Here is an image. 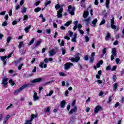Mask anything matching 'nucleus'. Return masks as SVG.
<instances>
[{
    "mask_svg": "<svg viewBox=\"0 0 124 124\" xmlns=\"http://www.w3.org/2000/svg\"><path fill=\"white\" fill-rule=\"evenodd\" d=\"M13 54V52H12L10 54H9L8 56H0V58L1 59V60L3 62V65H6L7 63V60L6 59H9V58H11L12 54Z\"/></svg>",
    "mask_w": 124,
    "mask_h": 124,
    "instance_id": "obj_1",
    "label": "nucleus"
},
{
    "mask_svg": "<svg viewBox=\"0 0 124 124\" xmlns=\"http://www.w3.org/2000/svg\"><path fill=\"white\" fill-rule=\"evenodd\" d=\"M71 62H78L80 61V53H78L75 58H71Z\"/></svg>",
    "mask_w": 124,
    "mask_h": 124,
    "instance_id": "obj_2",
    "label": "nucleus"
},
{
    "mask_svg": "<svg viewBox=\"0 0 124 124\" xmlns=\"http://www.w3.org/2000/svg\"><path fill=\"white\" fill-rule=\"evenodd\" d=\"M1 84L4 88H6V85L8 84V78L5 77L3 78Z\"/></svg>",
    "mask_w": 124,
    "mask_h": 124,
    "instance_id": "obj_3",
    "label": "nucleus"
},
{
    "mask_svg": "<svg viewBox=\"0 0 124 124\" xmlns=\"http://www.w3.org/2000/svg\"><path fill=\"white\" fill-rule=\"evenodd\" d=\"M68 11L70 14L72 15H74V11H75V7L71 6V5H69L68 6Z\"/></svg>",
    "mask_w": 124,
    "mask_h": 124,
    "instance_id": "obj_4",
    "label": "nucleus"
},
{
    "mask_svg": "<svg viewBox=\"0 0 124 124\" xmlns=\"http://www.w3.org/2000/svg\"><path fill=\"white\" fill-rule=\"evenodd\" d=\"M26 87H28L27 85H23L20 88H19L18 89L16 90L15 91V93L16 94H17V93H21V92H22V91H23V90H24V89H26Z\"/></svg>",
    "mask_w": 124,
    "mask_h": 124,
    "instance_id": "obj_5",
    "label": "nucleus"
},
{
    "mask_svg": "<svg viewBox=\"0 0 124 124\" xmlns=\"http://www.w3.org/2000/svg\"><path fill=\"white\" fill-rule=\"evenodd\" d=\"M73 65V63L71 62H67L64 64V69L65 70H67V69H69L70 67H72Z\"/></svg>",
    "mask_w": 124,
    "mask_h": 124,
    "instance_id": "obj_6",
    "label": "nucleus"
},
{
    "mask_svg": "<svg viewBox=\"0 0 124 124\" xmlns=\"http://www.w3.org/2000/svg\"><path fill=\"white\" fill-rule=\"evenodd\" d=\"M63 11V9L62 8H61L60 10L57 11V18H61L62 17V12Z\"/></svg>",
    "mask_w": 124,
    "mask_h": 124,
    "instance_id": "obj_7",
    "label": "nucleus"
},
{
    "mask_svg": "<svg viewBox=\"0 0 124 124\" xmlns=\"http://www.w3.org/2000/svg\"><path fill=\"white\" fill-rule=\"evenodd\" d=\"M102 110V107L99 105L97 106L94 109V113L97 114L99 111Z\"/></svg>",
    "mask_w": 124,
    "mask_h": 124,
    "instance_id": "obj_8",
    "label": "nucleus"
},
{
    "mask_svg": "<svg viewBox=\"0 0 124 124\" xmlns=\"http://www.w3.org/2000/svg\"><path fill=\"white\" fill-rule=\"evenodd\" d=\"M39 66L40 68H47V64L44 63V62H40L39 64Z\"/></svg>",
    "mask_w": 124,
    "mask_h": 124,
    "instance_id": "obj_9",
    "label": "nucleus"
},
{
    "mask_svg": "<svg viewBox=\"0 0 124 124\" xmlns=\"http://www.w3.org/2000/svg\"><path fill=\"white\" fill-rule=\"evenodd\" d=\"M56 50H55V49H52L49 51V56L50 57H53V56H54V55L56 54Z\"/></svg>",
    "mask_w": 124,
    "mask_h": 124,
    "instance_id": "obj_10",
    "label": "nucleus"
},
{
    "mask_svg": "<svg viewBox=\"0 0 124 124\" xmlns=\"http://www.w3.org/2000/svg\"><path fill=\"white\" fill-rule=\"evenodd\" d=\"M76 38H77V34L75 33L73 36L71 41H72L74 43H77V41L76 40Z\"/></svg>",
    "mask_w": 124,
    "mask_h": 124,
    "instance_id": "obj_11",
    "label": "nucleus"
},
{
    "mask_svg": "<svg viewBox=\"0 0 124 124\" xmlns=\"http://www.w3.org/2000/svg\"><path fill=\"white\" fill-rule=\"evenodd\" d=\"M38 98H39V97L37 96V93H36V92H34V95L33 96V101H36V100H37Z\"/></svg>",
    "mask_w": 124,
    "mask_h": 124,
    "instance_id": "obj_12",
    "label": "nucleus"
},
{
    "mask_svg": "<svg viewBox=\"0 0 124 124\" xmlns=\"http://www.w3.org/2000/svg\"><path fill=\"white\" fill-rule=\"evenodd\" d=\"M41 80H42V78H38L34 79L31 81V83H37L38 82H41Z\"/></svg>",
    "mask_w": 124,
    "mask_h": 124,
    "instance_id": "obj_13",
    "label": "nucleus"
},
{
    "mask_svg": "<svg viewBox=\"0 0 124 124\" xmlns=\"http://www.w3.org/2000/svg\"><path fill=\"white\" fill-rule=\"evenodd\" d=\"M10 118V115H7L5 116V118H4V121L3 122V124H6V122L9 120Z\"/></svg>",
    "mask_w": 124,
    "mask_h": 124,
    "instance_id": "obj_14",
    "label": "nucleus"
},
{
    "mask_svg": "<svg viewBox=\"0 0 124 124\" xmlns=\"http://www.w3.org/2000/svg\"><path fill=\"white\" fill-rule=\"evenodd\" d=\"M111 53L113 56H117V49L115 47L112 48Z\"/></svg>",
    "mask_w": 124,
    "mask_h": 124,
    "instance_id": "obj_15",
    "label": "nucleus"
},
{
    "mask_svg": "<svg viewBox=\"0 0 124 124\" xmlns=\"http://www.w3.org/2000/svg\"><path fill=\"white\" fill-rule=\"evenodd\" d=\"M31 25H29L28 27H26L25 29H24V31L26 32V33H28L29 32V31H30V29H31Z\"/></svg>",
    "mask_w": 124,
    "mask_h": 124,
    "instance_id": "obj_16",
    "label": "nucleus"
},
{
    "mask_svg": "<svg viewBox=\"0 0 124 124\" xmlns=\"http://www.w3.org/2000/svg\"><path fill=\"white\" fill-rule=\"evenodd\" d=\"M77 110V107H75L71 109V110L69 111V114L71 115L72 114V113H74Z\"/></svg>",
    "mask_w": 124,
    "mask_h": 124,
    "instance_id": "obj_17",
    "label": "nucleus"
},
{
    "mask_svg": "<svg viewBox=\"0 0 124 124\" xmlns=\"http://www.w3.org/2000/svg\"><path fill=\"white\" fill-rule=\"evenodd\" d=\"M78 24V21H76L74 22V25H75L73 28L74 31H76V30L77 29Z\"/></svg>",
    "mask_w": 124,
    "mask_h": 124,
    "instance_id": "obj_18",
    "label": "nucleus"
},
{
    "mask_svg": "<svg viewBox=\"0 0 124 124\" xmlns=\"http://www.w3.org/2000/svg\"><path fill=\"white\" fill-rule=\"evenodd\" d=\"M73 32L71 31H69L68 32H67L66 35H68L70 37H72V35H73Z\"/></svg>",
    "mask_w": 124,
    "mask_h": 124,
    "instance_id": "obj_19",
    "label": "nucleus"
},
{
    "mask_svg": "<svg viewBox=\"0 0 124 124\" xmlns=\"http://www.w3.org/2000/svg\"><path fill=\"white\" fill-rule=\"evenodd\" d=\"M118 85H119V84H118V83H115L113 85V91H114L115 92H116V91H117V89H118Z\"/></svg>",
    "mask_w": 124,
    "mask_h": 124,
    "instance_id": "obj_20",
    "label": "nucleus"
},
{
    "mask_svg": "<svg viewBox=\"0 0 124 124\" xmlns=\"http://www.w3.org/2000/svg\"><path fill=\"white\" fill-rule=\"evenodd\" d=\"M88 16H89V12L85 11L83 14V17L84 18V19H86V18H87V17H88Z\"/></svg>",
    "mask_w": 124,
    "mask_h": 124,
    "instance_id": "obj_21",
    "label": "nucleus"
},
{
    "mask_svg": "<svg viewBox=\"0 0 124 124\" xmlns=\"http://www.w3.org/2000/svg\"><path fill=\"white\" fill-rule=\"evenodd\" d=\"M65 101L63 100L61 101V108H64V107L65 106Z\"/></svg>",
    "mask_w": 124,
    "mask_h": 124,
    "instance_id": "obj_22",
    "label": "nucleus"
},
{
    "mask_svg": "<svg viewBox=\"0 0 124 124\" xmlns=\"http://www.w3.org/2000/svg\"><path fill=\"white\" fill-rule=\"evenodd\" d=\"M100 1L101 3H102L104 2V0H100ZM94 4L95 5H98V0H95Z\"/></svg>",
    "mask_w": 124,
    "mask_h": 124,
    "instance_id": "obj_23",
    "label": "nucleus"
},
{
    "mask_svg": "<svg viewBox=\"0 0 124 124\" xmlns=\"http://www.w3.org/2000/svg\"><path fill=\"white\" fill-rule=\"evenodd\" d=\"M96 23H97V19L95 18L92 22V24L93 25V27H95V25H96Z\"/></svg>",
    "mask_w": 124,
    "mask_h": 124,
    "instance_id": "obj_24",
    "label": "nucleus"
},
{
    "mask_svg": "<svg viewBox=\"0 0 124 124\" xmlns=\"http://www.w3.org/2000/svg\"><path fill=\"white\" fill-rule=\"evenodd\" d=\"M110 37L111 35L110 34V33L108 32V34L105 38V40H106L107 41L109 40V38H110Z\"/></svg>",
    "mask_w": 124,
    "mask_h": 124,
    "instance_id": "obj_25",
    "label": "nucleus"
},
{
    "mask_svg": "<svg viewBox=\"0 0 124 124\" xmlns=\"http://www.w3.org/2000/svg\"><path fill=\"white\" fill-rule=\"evenodd\" d=\"M41 44V41H37L36 42V44L35 45V47H38V46H39Z\"/></svg>",
    "mask_w": 124,
    "mask_h": 124,
    "instance_id": "obj_26",
    "label": "nucleus"
},
{
    "mask_svg": "<svg viewBox=\"0 0 124 124\" xmlns=\"http://www.w3.org/2000/svg\"><path fill=\"white\" fill-rule=\"evenodd\" d=\"M110 3V0H106V6L107 8H109V4Z\"/></svg>",
    "mask_w": 124,
    "mask_h": 124,
    "instance_id": "obj_27",
    "label": "nucleus"
},
{
    "mask_svg": "<svg viewBox=\"0 0 124 124\" xmlns=\"http://www.w3.org/2000/svg\"><path fill=\"white\" fill-rule=\"evenodd\" d=\"M107 52V50L106 49V48H104V49L102 50V56H101V58H102V57H103V56H104V55H105V54H106V52Z\"/></svg>",
    "mask_w": 124,
    "mask_h": 124,
    "instance_id": "obj_28",
    "label": "nucleus"
},
{
    "mask_svg": "<svg viewBox=\"0 0 124 124\" xmlns=\"http://www.w3.org/2000/svg\"><path fill=\"white\" fill-rule=\"evenodd\" d=\"M84 21L86 22V24H89L91 22V17H88V18H85Z\"/></svg>",
    "mask_w": 124,
    "mask_h": 124,
    "instance_id": "obj_29",
    "label": "nucleus"
},
{
    "mask_svg": "<svg viewBox=\"0 0 124 124\" xmlns=\"http://www.w3.org/2000/svg\"><path fill=\"white\" fill-rule=\"evenodd\" d=\"M54 81L53 80H50L48 82H45L43 86H47V85H49V84H51V83H53Z\"/></svg>",
    "mask_w": 124,
    "mask_h": 124,
    "instance_id": "obj_30",
    "label": "nucleus"
},
{
    "mask_svg": "<svg viewBox=\"0 0 124 124\" xmlns=\"http://www.w3.org/2000/svg\"><path fill=\"white\" fill-rule=\"evenodd\" d=\"M9 84H11L12 86H14L15 85V82L12 79H10L9 80Z\"/></svg>",
    "mask_w": 124,
    "mask_h": 124,
    "instance_id": "obj_31",
    "label": "nucleus"
},
{
    "mask_svg": "<svg viewBox=\"0 0 124 124\" xmlns=\"http://www.w3.org/2000/svg\"><path fill=\"white\" fill-rule=\"evenodd\" d=\"M40 10H41V8L37 7L34 9V12H36V13H37L39 12Z\"/></svg>",
    "mask_w": 124,
    "mask_h": 124,
    "instance_id": "obj_32",
    "label": "nucleus"
},
{
    "mask_svg": "<svg viewBox=\"0 0 124 124\" xmlns=\"http://www.w3.org/2000/svg\"><path fill=\"white\" fill-rule=\"evenodd\" d=\"M34 40H35V39L34 38H33L31 40L30 42L28 45H32V44H33V42H34Z\"/></svg>",
    "mask_w": 124,
    "mask_h": 124,
    "instance_id": "obj_33",
    "label": "nucleus"
},
{
    "mask_svg": "<svg viewBox=\"0 0 124 124\" xmlns=\"http://www.w3.org/2000/svg\"><path fill=\"white\" fill-rule=\"evenodd\" d=\"M106 21L105 19H103L101 21V22H100V23L99 24V26H102V25H104V24H105L106 23Z\"/></svg>",
    "mask_w": 124,
    "mask_h": 124,
    "instance_id": "obj_34",
    "label": "nucleus"
},
{
    "mask_svg": "<svg viewBox=\"0 0 124 124\" xmlns=\"http://www.w3.org/2000/svg\"><path fill=\"white\" fill-rule=\"evenodd\" d=\"M53 93L54 92H53V91L51 90L50 91L48 94H46V96H51V95H52V94H53Z\"/></svg>",
    "mask_w": 124,
    "mask_h": 124,
    "instance_id": "obj_35",
    "label": "nucleus"
},
{
    "mask_svg": "<svg viewBox=\"0 0 124 124\" xmlns=\"http://www.w3.org/2000/svg\"><path fill=\"white\" fill-rule=\"evenodd\" d=\"M26 12H27V8L24 7L21 10V13H26Z\"/></svg>",
    "mask_w": 124,
    "mask_h": 124,
    "instance_id": "obj_36",
    "label": "nucleus"
},
{
    "mask_svg": "<svg viewBox=\"0 0 124 124\" xmlns=\"http://www.w3.org/2000/svg\"><path fill=\"white\" fill-rule=\"evenodd\" d=\"M62 55H65V53H66V50L64 48H62Z\"/></svg>",
    "mask_w": 124,
    "mask_h": 124,
    "instance_id": "obj_37",
    "label": "nucleus"
},
{
    "mask_svg": "<svg viewBox=\"0 0 124 124\" xmlns=\"http://www.w3.org/2000/svg\"><path fill=\"white\" fill-rule=\"evenodd\" d=\"M23 65H24V64L23 63H21L19 66L18 67V70H21L22 69V67H23Z\"/></svg>",
    "mask_w": 124,
    "mask_h": 124,
    "instance_id": "obj_38",
    "label": "nucleus"
},
{
    "mask_svg": "<svg viewBox=\"0 0 124 124\" xmlns=\"http://www.w3.org/2000/svg\"><path fill=\"white\" fill-rule=\"evenodd\" d=\"M110 27L113 30H117V27L114 24H110Z\"/></svg>",
    "mask_w": 124,
    "mask_h": 124,
    "instance_id": "obj_39",
    "label": "nucleus"
},
{
    "mask_svg": "<svg viewBox=\"0 0 124 124\" xmlns=\"http://www.w3.org/2000/svg\"><path fill=\"white\" fill-rule=\"evenodd\" d=\"M55 9L56 10H58V9H61V6L60 5V4H58L55 6Z\"/></svg>",
    "mask_w": 124,
    "mask_h": 124,
    "instance_id": "obj_40",
    "label": "nucleus"
},
{
    "mask_svg": "<svg viewBox=\"0 0 124 124\" xmlns=\"http://www.w3.org/2000/svg\"><path fill=\"white\" fill-rule=\"evenodd\" d=\"M71 24V21H69L67 22L66 23L64 24V26H65V27H68V26H69V25H70Z\"/></svg>",
    "mask_w": 124,
    "mask_h": 124,
    "instance_id": "obj_41",
    "label": "nucleus"
},
{
    "mask_svg": "<svg viewBox=\"0 0 124 124\" xmlns=\"http://www.w3.org/2000/svg\"><path fill=\"white\" fill-rule=\"evenodd\" d=\"M11 39H12V38L11 37H10V36L8 37L7 38V43H9L10 42Z\"/></svg>",
    "mask_w": 124,
    "mask_h": 124,
    "instance_id": "obj_42",
    "label": "nucleus"
},
{
    "mask_svg": "<svg viewBox=\"0 0 124 124\" xmlns=\"http://www.w3.org/2000/svg\"><path fill=\"white\" fill-rule=\"evenodd\" d=\"M85 40L86 42H89V41H90V38H89V36H86L85 37Z\"/></svg>",
    "mask_w": 124,
    "mask_h": 124,
    "instance_id": "obj_43",
    "label": "nucleus"
},
{
    "mask_svg": "<svg viewBox=\"0 0 124 124\" xmlns=\"http://www.w3.org/2000/svg\"><path fill=\"white\" fill-rule=\"evenodd\" d=\"M60 76L65 77L66 76V74H64V73L60 72L59 73Z\"/></svg>",
    "mask_w": 124,
    "mask_h": 124,
    "instance_id": "obj_44",
    "label": "nucleus"
},
{
    "mask_svg": "<svg viewBox=\"0 0 124 124\" xmlns=\"http://www.w3.org/2000/svg\"><path fill=\"white\" fill-rule=\"evenodd\" d=\"M22 60H23V58H20L18 60L16 61L15 62V63H19V62H20Z\"/></svg>",
    "mask_w": 124,
    "mask_h": 124,
    "instance_id": "obj_45",
    "label": "nucleus"
},
{
    "mask_svg": "<svg viewBox=\"0 0 124 124\" xmlns=\"http://www.w3.org/2000/svg\"><path fill=\"white\" fill-rule=\"evenodd\" d=\"M50 3H51V0H49V1H47L46 2V3L45 4V7H46V6H47V5H49V4H50Z\"/></svg>",
    "mask_w": 124,
    "mask_h": 124,
    "instance_id": "obj_46",
    "label": "nucleus"
},
{
    "mask_svg": "<svg viewBox=\"0 0 124 124\" xmlns=\"http://www.w3.org/2000/svg\"><path fill=\"white\" fill-rule=\"evenodd\" d=\"M7 25H8L7 22L5 21V22L2 23V27H6V26H7Z\"/></svg>",
    "mask_w": 124,
    "mask_h": 124,
    "instance_id": "obj_47",
    "label": "nucleus"
},
{
    "mask_svg": "<svg viewBox=\"0 0 124 124\" xmlns=\"http://www.w3.org/2000/svg\"><path fill=\"white\" fill-rule=\"evenodd\" d=\"M23 43H24L23 42H21L19 43V45H18V48H19V49H20V48L22 47V46H23Z\"/></svg>",
    "mask_w": 124,
    "mask_h": 124,
    "instance_id": "obj_48",
    "label": "nucleus"
},
{
    "mask_svg": "<svg viewBox=\"0 0 124 124\" xmlns=\"http://www.w3.org/2000/svg\"><path fill=\"white\" fill-rule=\"evenodd\" d=\"M28 18H29V16H28V15H26L23 16V21H25L26 20H28Z\"/></svg>",
    "mask_w": 124,
    "mask_h": 124,
    "instance_id": "obj_49",
    "label": "nucleus"
},
{
    "mask_svg": "<svg viewBox=\"0 0 124 124\" xmlns=\"http://www.w3.org/2000/svg\"><path fill=\"white\" fill-rule=\"evenodd\" d=\"M84 60H85V61H88L89 56H88V55H85L84 57Z\"/></svg>",
    "mask_w": 124,
    "mask_h": 124,
    "instance_id": "obj_50",
    "label": "nucleus"
},
{
    "mask_svg": "<svg viewBox=\"0 0 124 124\" xmlns=\"http://www.w3.org/2000/svg\"><path fill=\"white\" fill-rule=\"evenodd\" d=\"M115 18L113 17L112 19H111L110 22V25H113L115 23V21H114Z\"/></svg>",
    "mask_w": 124,
    "mask_h": 124,
    "instance_id": "obj_51",
    "label": "nucleus"
},
{
    "mask_svg": "<svg viewBox=\"0 0 124 124\" xmlns=\"http://www.w3.org/2000/svg\"><path fill=\"white\" fill-rule=\"evenodd\" d=\"M44 62H45V63H48V62H49V59L48 58L45 59Z\"/></svg>",
    "mask_w": 124,
    "mask_h": 124,
    "instance_id": "obj_52",
    "label": "nucleus"
},
{
    "mask_svg": "<svg viewBox=\"0 0 124 124\" xmlns=\"http://www.w3.org/2000/svg\"><path fill=\"white\" fill-rule=\"evenodd\" d=\"M13 107V105L10 104V105H9V106L6 108V110H8L9 109H10V108H12Z\"/></svg>",
    "mask_w": 124,
    "mask_h": 124,
    "instance_id": "obj_53",
    "label": "nucleus"
},
{
    "mask_svg": "<svg viewBox=\"0 0 124 124\" xmlns=\"http://www.w3.org/2000/svg\"><path fill=\"white\" fill-rule=\"evenodd\" d=\"M90 62L93 63V61L94 60V59L93 58V57H90Z\"/></svg>",
    "mask_w": 124,
    "mask_h": 124,
    "instance_id": "obj_54",
    "label": "nucleus"
},
{
    "mask_svg": "<svg viewBox=\"0 0 124 124\" xmlns=\"http://www.w3.org/2000/svg\"><path fill=\"white\" fill-rule=\"evenodd\" d=\"M64 39H67V40H70V38L68 36V35H66L64 37Z\"/></svg>",
    "mask_w": 124,
    "mask_h": 124,
    "instance_id": "obj_55",
    "label": "nucleus"
},
{
    "mask_svg": "<svg viewBox=\"0 0 124 124\" xmlns=\"http://www.w3.org/2000/svg\"><path fill=\"white\" fill-rule=\"evenodd\" d=\"M45 112H50V107H47L46 108V109Z\"/></svg>",
    "mask_w": 124,
    "mask_h": 124,
    "instance_id": "obj_56",
    "label": "nucleus"
},
{
    "mask_svg": "<svg viewBox=\"0 0 124 124\" xmlns=\"http://www.w3.org/2000/svg\"><path fill=\"white\" fill-rule=\"evenodd\" d=\"M116 69H117V66L115 65L112 67V68L111 69V70L112 71H115V70H116Z\"/></svg>",
    "mask_w": 124,
    "mask_h": 124,
    "instance_id": "obj_57",
    "label": "nucleus"
},
{
    "mask_svg": "<svg viewBox=\"0 0 124 124\" xmlns=\"http://www.w3.org/2000/svg\"><path fill=\"white\" fill-rule=\"evenodd\" d=\"M5 13H6V11H5L1 12L0 13V15H2V16L5 15Z\"/></svg>",
    "mask_w": 124,
    "mask_h": 124,
    "instance_id": "obj_58",
    "label": "nucleus"
},
{
    "mask_svg": "<svg viewBox=\"0 0 124 124\" xmlns=\"http://www.w3.org/2000/svg\"><path fill=\"white\" fill-rule=\"evenodd\" d=\"M115 61H116V62L117 64H118L120 62V59L118 58L116 59Z\"/></svg>",
    "mask_w": 124,
    "mask_h": 124,
    "instance_id": "obj_59",
    "label": "nucleus"
},
{
    "mask_svg": "<svg viewBox=\"0 0 124 124\" xmlns=\"http://www.w3.org/2000/svg\"><path fill=\"white\" fill-rule=\"evenodd\" d=\"M78 31L80 33V34H83L84 33V31H83L82 30L78 29Z\"/></svg>",
    "mask_w": 124,
    "mask_h": 124,
    "instance_id": "obj_60",
    "label": "nucleus"
},
{
    "mask_svg": "<svg viewBox=\"0 0 124 124\" xmlns=\"http://www.w3.org/2000/svg\"><path fill=\"white\" fill-rule=\"evenodd\" d=\"M32 72L33 73H35L36 72V66H34L33 69L32 70Z\"/></svg>",
    "mask_w": 124,
    "mask_h": 124,
    "instance_id": "obj_61",
    "label": "nucleus"
},
{
    "mask_svg": "<svg viewBox=\"0 0 124 124\" xmlns=\"http://www.w3.org/2000/svg\"><path fill=\"white\" fill-rule=\"evenodd\" d=\"M118 44H119V42L118 41V40L115 41L113 43V45H114V46L118 45Z\"/></svg>",
    "mask_w": 124,
    "mask_h": 124,
    "instance_id": "obj_62",
    "label": "nucleus"
},
{
    "mask_svg": "<svg viewBox=\"0 0 124 124\" xmlns=\"http://www.w3.org/2000/svg\"><path fill=\"white\" fill-rule=\"evenodd\" d=\"M60 46H64V41H62Z\"/></svg>",
    "mask_w": 124,
    "mask_h": 124,
    "instance_id": "obj_63",
    "label": "nucleus"
},
{
    "mask_svg": "<svg viewBox=\"0 0 124 124\" xmlns=\"http://www.w3.org/2000/svg\"><path fill=\"white\" fill-rule=\"evenodd\" d=\"M78 29H82V25H81V24H79L78 25V27H77Z\"/></svg>",
    "mask_w": 124,
    "mask_h": 124,
    "instance_id": "obj_64",
    "label": "nucleus"
}]
</instances>
